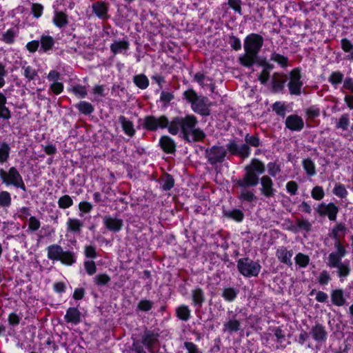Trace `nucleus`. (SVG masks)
<instances>
[{
  "instance_id": "a878e982",
  "label": "nucleus",
  "mask_w": 353,
  "mask_h": 353,
  "mask_svg": "<svg viewBox=\"0 0 353 353\" xmlns=\"http://www.w3.org/2000/svg\"><path fill=\"white\" fill-rule=\"evenodd\" d=\"M159 335L152 332L147 331L142 336V343L149 349L152 348V345L157 341Z\"/></svg>"
},
{
  "instance_id": "0e129e2a",
  "label": "nucleus",
  "mask_w": 353,
  "mask_h": 353,
  "mask_svg": "<svg viewBox=\"0 0 353 353\" xmlns=\"http://www.w3.org/2000/svg\"><path fill=\"white\" fill-rule=\"evenodd\" d=\"M228 4L235 12L241 14V0H228Z\"/></svg>"
},
{
  "instance_id": "f257e3e1",
  "label": "nucleus",
  "mask_w": 353,
  "mask_h": 353,
  "mask_svg": "<svg viewBox=\"0 0 353 353\" xmlns=\"http://www.w3.org/2000/svg\"><path fill=\"white\" fill-rule=\"evenodd\" d=\"M198 121L194 115L174 117L170 122L165 116L155 117L148 116L144 119V127L149 130L168 127V132L176 135L181 132V137L188 142H196L203 139L205 134L202 130L196 128Z\"/></svg>"
},
{
  "instance_id": "69168bd1",
  "label": "nucleus",
  "mask_w": 353,
  "mask_h": 353,
  "mask_svg": "<svg viewBox=\"0 0 353 353\" xmlns=\"http://www.w3.org/2000/svg\"><path fill=\"white\" fill-rule=\"evenodd\" d=\"M286 189L292 195H295L298 190V185L295 181H289L286 184Z\"/></svg>"
},
{
  "instance_id": "c85d7f7f",
  "label": "nucleus",
  "mask_w": 353,
  "mask_h": 353,
  "mask_svg": "<svg viewBox=\"0 0 353 353\" xmlns=\"http://www.w3.org/2000/svg\"><path fill=\"white\" fill-rule=\"evenodd\" d=\"M245 167L250 168L252 171L256 172L257 175L261 174L265 172L264 164L257 159H253L250 163Z\"/></svg>"
},
{
  "instance_id": "7ed1b4c3",
  "label": "nucleus",
  "mask_w": 353,
  "mask_h": 353,
  "mask_svg": "<svg viewBox=\"0 0 353 353\" xmlns=\"http://www.w3.org/2000/svg\"><path fill=\"white\" fill-rule=\"evenodd\" d=\"M263 44V38L258 34L248 35L244 41L245 53L239 57L240 63L245 67H251L256 61Z\"/></svg>"
},
{
  "instance_id": "864d4df0",
  "label": "nucleus",
  "mask_w": 353,
  "mask_h": 353,
  "mask_svg": "<svg viewBox=\"0 0 353 353\" xmlns=\"http://www.w3.org/2000/svg\"><path fill=\"white\" fill-rule=\"evenodd\" d=\"M272 110L279 116L283 117L285 115V108L281 102H276L272 105Z\"/></svg>"
},
{
  "instance_id": "c756f323",
  "label": "nucleus",
  "mask_w": 353,
  "mask_h": 353,
  "mask_svg": "<svg viewBox=\"0 0 353 353\" xmlns=\"http://www.w3.org/2000/svg\"><path fill=\"white\" fill-rule=\"evenodd\" d=\"M223 214L228 219L240 222L243 219L244 214L240 210H223Z\"/></svg>"
},
{
  "instance_id": "de8ad7c7",
  "label": "nucleus",
  "mask_w": 353,
  "mask_h": 353,
  "mask_svg": "<svg viewBox=\"0 0 353 353\" xmlns=\"http://www.w3.org/2000/svg\"><path fill=\"white\" fill-rule=\"evenodd\" d=\"M343 79V74L339 72H333L329 77V81L332 85L341 83Z\"/></svg>"
},
{
  "instance_id": "8fccbe9b",
  "label": "nucleus",
  "mask_w": 353,
  "mask_h": 353,
  "mask_svg": "<svg viewBox=\"0 0 353 353\" xmlns=\"http://www.w3.org/2000/svg\"><path fill=\"white\" fill-rule=\"evenodd\" d=\"M350 124V119L348 114H343L340 119L339 122L336 124L337 128H341L343 130H345L347 129V127Z\"/></svg>"
},
{
  "instance_id": "4be33fe9",
  "label": "nucleus",
  "mask_w": 353,
  "mask_h": 353,
  "mask_svg": "<svg viewBox=\"0 0 353 353\" xmlns=\"http://www.w3.org/2000/svg\"><path fill=\"white\" fill-rule=\"evenodd\" d=\"M192 299L194 306L201 307L205 300L203 290L200 288H196L192 290Z\"/></svg>"
},
{
  "instance_id": "a18cd8bd",
  "label": "nucleus",
  "mask_w": 353,
  "mask_h": 353,
  "mask_svg": "<svg viewBox=\"0 0 353 353\" xmlns=\"http://www.w3.org/2000/svg\"><path fill=\"white\" fill-rule=\"evenodd\" d=\"M303 165L307 174L312 176L315 174L314 163L311 159H307L303 160Z\"/></svg>"
},
{
  "instance_id": "338daca9",
  "label": "nucleus",
  "mask_w": 353,
  "mask_h": 353,
  "mask_svg": "<svg viewBox=\"0 0 353 353\" xmlns=\"http://www.w3.org/2000/svg\"><path fill=\"white\" fill-rule=\"evenodd\" d=\"M43 6L39 3H32V12L34 16L37 18H39L41 16L43 12Z\"/></svg>"
},
{
  "instance_id": "5fc2aeb1",
  "label": "nucleus",
  "mask_w": 353,
  "mask_h": 353,
  "mask_svg": "<svg viewBox=\"0 0 353 353\" xmlns=\"http://www.w3.org/2000/svg\"><path fill=\"white\" fill-rule=\"evenodd\" d=\"M15 32L13 30L9 29L2 35V40L7 43H12L14 40Z\"/></svg>"
},
{
  "instance_id": "e2e57ef3",
  "label": "nucleus",
  "mask_w": 353,
  "mask_h": 353,
  "mask_svg": "<svg viewBox=\"0 0 353 353\" xmlns=\"http://www.w3.org/2000/svg\"><path fill=\"white\" fill-rule=\"evenodd\" d=\"M72 91L76 94L81 98H84L87 95V91L84 86L76 85L72 87Z\"/></svg>"
},
{
  "instance_id": "bf43d9fd",
  "label": "nucleus",
  "mask_w": 353,
  "mask_h": 353,
  "mask_svg": "<svg viewBox=\"0 0 353 353\" xmlns=\"http://www.w3.org/2000/svg\"><path fill=\"white\" fill-rule=\"evenodd\" d=\"M84 267L89 275H93L97 272V267L93 261H88L84 263Z\"/></svg>"
},
{
  "instance_id": "c9c22d12",
  "label": "nucleus",
  "mask_w": 353,
  "mask_h": 353,
  "mask_svg": "<svg viewBox=\"0 0 353 353\" xmlns=\"http://www.w3.org/2000/svg\"><path fill=\"white\" fill-rule=\"evenodd\" d=\"M238 290L233 288H227L223 289V297L228 301H232L237 296Z\"/></svg>"
},
{
  "instance_id": "393cba45",
  "label": "nucleus",
  "mask_w": 353,
  "mask_h": 353,
  "mask_svg": "<svg viewBox=\"0 0 353 353\" xmlns=\"http://www.w3.org/2000/svg\"><path fill=\"white\" fill-rule=\"evenodd\" d=\"M53 22L58 28H63L68 23V16L63 12L56 11L53 18Z\"/></svg>"
},
{
  "instance_id": "aec40b11",
  "label": "nucleus",
  "mask_w": 353,
  "mask_h": 353,
  "mask_svg": "<svg viewBox=\"0 0 353 353\" xmlns=\"http://www.w3.org/2000/svg\"><path fill=\"white\" fill-rule=\"evenodd\" d=\"M64 318L66 322L77 325L81 321V312L77 307H69Z\"/></svg>"
},
{
  "instance_id": "052dcab7",
  "label": "nucleus",
  "mask_w": 353,
  "mask_h": 353,
  "mask_svg": "<svg viewBox=\"0 0 353 353\" xmlns=\"http://www.w3.org/2000/svg\"><path fill=\"white\" fill-rule=\"evenodd\" d=\"M152 306V303L151 301L148 300H141L137 305L139 310L144 312L149 311Z\"/></svg>"
},
{
  "instance_id": "9d476101",
  "label": "nucleus",
  "mask_w": 353,
  "mask_h": 353,
  "mask_svg": "<svg viewBox=\"0 0 353 353\" xmlns=\"http://www.w3.org/2000/svg\"><path fill=\"white\" fill-rule=\"evenodd\" d=\"M259 178L256 172L249 167H245V174L241 179L236 181V184L241 188L254 187L259 183Z\"/></svg>"
},
{
  "instance_id": "423d86ee",
  "label": "nucleus",
  "mask_w": 353,
  "mask_h": 353,
  "mask_svg": "<svg viewBox=\"0 0 353 353\" xmlns=\"http://www.w3.org/2000/svg\"><path fill=\"white\" fill-rule=\"evenodd\" d=\"M237 268L239 272L246 277L258 276L261 266L257 261L249 259L242 258L237 261Z\"/></svg>"
},
{
  "instance_id": "f8f14e48",
  "label": "nucleus",
  "mask_w": 353,
  "mask_h": 353,
  "mask_svg": "<svg viewBox=\"0 0 353 353\" xmlns=\"http://www.w3.org/2000/svg\"><path fill=\"white\" fill-rule=\"evenodd\" d=\"M241 324V321L237 318V314L232 311H230L228 312L227 321L223 324V332H236L240 330Z\"/></svg>"
},
{
  "instance_id": "ea45409f",
  "label": "nucleus",
  "mask_w": 353,
  "mask_h": 353,
  "mask_svg": "<svg viewBox=\"0 0 353 353\" xmlns=\"http://www.w3.org/2000/svg\"><path fill=\"white\" fill-rule=\"evenodd\" d=\"M73 204V201L69 195H63L61 196L58 201V205L60 208L65 209Z\"/></svg>"
},
{
  "instance_id": "1a4fd4ad",
  "label": "nucleus",
  "mask_w": 353,
  "mask_h": 353,
  "mask_svg": "<svg viewBox=\"0 0 353 353\" xmlns=\"http://www.w3.org/2000/svg\"><path fill=\"white\" fill-rule=\"evenodd\" d=\"M226 148L230 154L237 155L243 159L249 157L251 152L250 148L247 144L244 143L239 145L234 139L229 141Z\"/></svg>"
},
{
  "instance_id": "e433bc0d",
  "label": "nucleus",
  "mask_w": 353,
  "mask_h": 353,
  "mask_svg": "<svg viewBox=\"0 0 353 353\" xmlns=\"http://www.w3.org/2000/svg\"><path fill=\"white\" fill-rule=\"evenodd\" d=\"M10 150V148L8 143H1L0 147V163H4L7 161L9 157Z\"/></svg>"
},
{
  "instance_id": "dca6fc26",
  "label": "nucleus",
  "mask_w": 353,
  "mask_h": 353,
  "mask_svg": "<svg viewBox=\"0 0 353 353\" xmlns=\"http://www.w3.org/2000/svg\"><path fill=\"white\" fill-rule=\"evenodd\" d=\"M208 99L204 97H199L192 103V110L201 115H208L209 110L207 108Z\"/></svg>"
},
{
  "instance_id": "f3484780",
  "label": "nucleus",
  "mask_w": 353,
  "mask_h": 353,
  "mask_svg": "<svg viewBox=\"0 0 353 353\" xmlns=\"http://www.w3.org/2000/svg\"><path fill=\"white\" fill-rule=\"evenodd\" d=\"M286 127L291 130L300 131L304 126L303 120L297 115H290L285 120Z\"/></svg>"
},
{
  "instance_id": "680f3d73",
  "label": "nucleus",
  "mask_w": 353,
  "mask_h": 353,
  "mask_svg": "<svg viewBox=\"0 0 353 353\" xmlns=\"http://www.w3.org/2000/svg\"><path fill=\"white\" fill-rule=\"evenodd\" d=\"M229 43L230 46L235 50H239L241 48V43L239 39H238L234 35L230 37Z\"/></svg>"
},
{
  "instance_id": "09e8293b",
  "label": "nucleus",
  "mask_w": 353,
  "mask_h": 353,
  "mask_svg": "<svg viewBox=\"0 0 353 353\" xmlns=\"http://www.w3.org/2000/svg\"><path fill=\"white\" fill-rule=\"evenodd\" d=\"M311 195L314 199L320 201L325 196L324 190L321 186H315L311 192Z\"/></svg>"
},
{
  "instance_id": "f03ea898",
  "label": "nucleus",
  "mask_w": 353,
  "mask_h": 353,
  "mask_svg": "<svg viewBox=\"0 0 353 353\" xmlns=\"http://www.w3.org/2000/svg\"><path fill=\"white\" fill-rule=\"evenodd\" d=\"M347 228L344 223H337L331 231V236L334 239L335 252L329 254L326 265L330 268L337 269V275L342 279L347 277L351 271L350 261L343 262L342 259L346 255L347 251L340 241V238L343 236Z\"/></svg>"
},
{
  "instance_id": "4468645a",
  "label": "nucleus",
  "mask_w": 353,
  "mask_h": 353,
  "mask_svg": "<svg viewBox=\"0 0 353 353\" xmlns=\"http://www.w3.org/2000/svg\"><path fill=\"white\" fill-rule=\"evenodd\" d=\"M103 221L105 228L114 232H119L123 225L122 219L114 218L110 216H105L103 219Z\"/></svg>"
},
{
  "instance_id": "603ef678",
  "label": "nucleus",
  "mask_w": 353,
  "mask_h": 353,
  "mask_svg": "<svg viewBox=\"0 0 353 353\" xmlns=\"http://www.w3.org/2000/svg\"><path fill=\"white\" fill-rule=\"evenodd\" d=\"M268 171L270 176L274 177L281 172V168L276 163L271 162L268 164Z\"/></svg>"
},
{
  "instance_id": "20e7f679",
  "label": "nucleus",
  "mask_w": 353,
  "mask_h": 353,
  "mask_svg": "<svg viewBox=\"0 0 353 353\" xmlns=\"http://www.w3.org/2000/svg\"><path fill=\"white\" fill-rule=\"evenodd\" d=\"M48 259L53 261H60L62 263L71 265L76 259L74 253L70 251H63L62 247L57 244L50 245L47 248Z\"/></svg>"
},
{
  "instance_id": "b1692460",
  "label": "nucleus",
  "mask_w": 353,
  "mask_h": 353,
  "mask_svg": "<svg viewBox=\"0 0 353 353\" xmlns=\"http://www.w3.org/2000/svg\"><path fill=\"white\" fill-rule=\"evenodd\" d=\"M331 299L332 303L337 306H342L345 303L343 292L341 289L334 290L332 292Z\"/></svg>"
},
{
  "instance_id": "39448f33",
  "label": "nucleus",
  "mask_w": 353,
  "mask_h": 353,
  "mask_svg": "<svg viewBox=\"0 0 353 353\" xmlns=\"http://www.w3.org/2000/svg\"><path fill=\"white\" fill-rule=\"evenodd\" d=\"M0 177L3 183L7 185H12L17 188H21L23 191L26 190L22 176L16 168L12 167L8 172L0 169Z\"/></svg>"
},
{
  "instance_id": "ddd939ff",
  "label": "nucleus",
  "mask_w": 353,
  "mask_h": 353,
  "mask_svg": "<svg viewBox=\"0 0 353 353\" xmlns=\"http://www.w3.org/2000/svg\"><path fill=\"white\" fill-rule=\"evenodd\" d=\"M261 188L260 191L261 194L267 198L272 197L275 195L276 190L274 188L272 180L268 176H263L260 179Z\"/></svg>"
},
{
  "instance_id": "9b49d317",
  "label": "nucleus",
  "mask_w": 353,
  "mask_h": 353,
  "mask_svg": "<svg viewBox=\"0 0 353 353\" xmlns=\"http://www.w3.org/2000/svg\"><path fill=\"white\" fill-rule=\"evenodd\" d=\"M316 212L321 216H327L330 221H335L339 212V208L333 203L325 204L321 203L315 208Z\"/></svg>"
},
{
  "instance_id": "a211bd4d",
  "label": "nucleus",
  "mask_w": 353,
  "mask_h": 353,
  "mask_svg": "<svg viewBox=\"0 0 353 353\" xmlns=\"http://www.w3.org/2000/svg\"><path fill=\"white\" fill-rule=\"evenodd\" d=\"M161 149L166 153L174 154L176 151L174 141L168 136H162L159 140Z\"/></svg>"
},
{
  "instance_id": "37998d69",
  "label": "nucleus",
  "mask_w": 353,
  "mask_h": 353,
  "mask_svg": "<svg viewBox=\"0 0 353 353\" xmlns=\"http://www.w3.org/2000/svg\"><path fill=\"white\" fill-rule=\"evenodd\" d=\"M270 59L274 62L278 63L282 67L287 66L288 58L283 55L273 52L271 54Z\"/></svg>"
},
{
  "instance_id": "c03bdc74",
  "label": "nucleus",
  "mask_w": 353,
  "mask_h": 353,
  "mask_svg": "<svg viewBox=\"0 0 353 353\" xmlns=\"http://www.w3.org/2000/svg\"><path fill=\"white\" fill-rule=\"evenodd\" d=\"M295 261L299 266L305 268L310 262V258L307 255L299 253L295 256Z\"/></svg>"
},
{
  "instance_id": "5701e85b",
  "label": "nucleus",
  "mask_w": 353,
  "mask_h": 353,
  "mask_svg": "<svg viewBox=\"0 0 353 353\" xmlns=\"http://www.w3.org/2000/svg\"><path fill=\"white\" fill-rule=\"evenodd\" d=\"M119 122L121 123L122 128L126 134L130 137L134 136L135 130L134 129V125L130 121L128 120L124 116H120L119 117Z\"/></svg>"
},
{
  "instance_id": "6e6552de",
  "label": "nucleus",
  "mask_w": 353,
  "mask_h": 353,
  "mask_svg": "<svg viewBox=\"0 0 353 353\" xmlns=\"http://www.w3.org/2000/svg\"><path fill=\"white\" fill-rule=\"evenodd\" d=\"M301 73L299 68H294L289 73V83L288 84L289 92L292 95H300L303 85L301 80Z\"/></svg>"
},
{
  "instance_id": "0eeeda50",
  "label": "nucleus",
  "mask_w": 353,
  "mask_h": 353,
  "mask_svg": "<svg viewBox=\"0 0 353 353\" xmlns=\"http://www.w3.org/2000/svg\"><path fill=\"white\" fill-rule=\"evenodd\" d=\"M227 148L221 145H213L205 150V157L211 165L222 163L227 155Z\"/></svg>"
},
{
  "instance_id": "3c124183",
  "label": "nucleus",
  "mask_w": 353,
  "mask_h": 353,
  "mask_svg": "<svg viewBox=\"0 0 353 353\" xmlns=\"http://www.w3.org/2000/svg\"><path fill=\"white\" fill-rule=\"evenodd\" d=\"M296 225L302 230L310 232L312 230V224L306 219H297Z\"/></svg>"
},
{
  "instance_id": "72a5a7b5",
  "label": "nucleus",
  "mask_w": 353,
  "mask_h": 353,
  "mask_svg": "<svg viewBox=\"0 0 353 353\" xmlns=\"http://www.w3.org/2000/svg\"><path fill=\"white\" fill-rule=\"evenodd\" d=\"M239 199L241 201H245L248 202H252L256 200V197L254 194L246 188L242 189L239 196Z\"/></svg>"
},
{
  "instance_id": "f704fd0d",
  "label": "nucleus",
  "mask_w": 353,
  "mask_h": 353,
  "mask_svg": "<svg viewBox=\"0 0 353 353\" xmlns=\"http://www.w3.org/2000/svg\"><path fill=\"white\" fill-rule=\"evenodd\" d=\"M245 143L249 147L252 146L256 148L261 145V141L258 135L247 134L245 137Z\"/></svg>"
},
{
  "instance_id": "4c0bfd02",
  "label": "nucleus",
  "mask_w": 353,
  "mask_h": 353,
  "mask_svg": "<svg viewBox=\"0 0 353 353\" xmlns=\"http://www.w3.org/2000/svg\"><path fill=\"white\" fill-rule=\"evenodd\" d=\"M78 110L84 114H90L94 111V108L91 103L86 101H81L77 105Z\"/></svg>"
},
{
  "instance_id": "49530a36",
  "label": "nucleus",
  "mask_w": 353,
  "mask_h": 353,
  "mask_svg": "<svg viewBox=\"0 0 353 353\" xmlns=\"http://www.w3.org/2000/svg\"><path fill=\"white\" fill-rule=\"evenodd\" d=\"M333 193L338 197L345 198L347 194V191L346 190L345 186L343 184L337 183L336 184Z\"/></svg>"
},
{
  "instance_id": "13d9d810",
  "label": "nucleus",
  "mask_w": 353,
  "mask_h": 353,
  "mask_svg": "<svg viewBox=\"0 0 353 353\" xmlns=\"http://www.w3.org/2000/svg\"><path fill=\"white\" fill-rule=\"evenodd\" d=\"M40 221L35 216H30L29 219L28 228L31 231H36L40 228Z\"/></svg>"
},
{
  "instance_id": "412c9836",
  "label": "nucleus",
  "mask_w": 353,
  "mask_h": 353,
  "mask_svg": "<svg viewBox=\"0 0 353 353\" xmlns=\"http://www.w3.org/2000/svg\"><path fill=\"white\" fill-rule=\"evenodd\" d=\"M293 256V252L292 250H288L285 247L279 248L276 251V256L283 263L291 266L292 261L291 258Z\"/></svg>"
},
{
  "instance_id": "6e6d98bb",
  "label": "nucleus",
  "mask_w": 353,
  "mask_h": 353,
  "mask_svg": "<svg viewBox=\"0 0 353 353\" xmlns=\"http://www.w3.org/2000/svg\"><path fill=\"white\" fill-rule=\"evenodd\" d=\"M331 280V276L328 272L323 270L320 273L318 281L321 285H327Z\"/></svg>"
},
{
  "instance_id": "6ab92c4d",
  "label": "nucleus",
  "mask_w": 353,
  "mask_h": 353,
  "mask_svg": "<svg viewBox=\"0 0 353 353\" xmlns=\"http://www.w3.org/2000/svg\"><path fill=\"white\" fill-rule=\"evenodd\" d=\"M92 8L93 13L99 19H105L108 18V8L104 2L97 1L92 4Z\"/></svg>"
},
{
  "instance_id": "58836bf2",
  "label": "nucleus",
  "mask_w": 353,
  "mask_h": 353,
  "mask_svg": "<svg viewBox=\"0 0 353 353\" xmlns=\"http://www.w3.org/2000/svg\"><path fill=\"white\" fill-rule=\"evenodd\" d=\"M94 282L97 285H105L110 281V277L106 274H99L94 276Z\"/></svg>"
},
{
  "instance_id": "79ce46f5",
  "label": "nucleus",
  "mask_w": 353,
  "mask_h": 353,
  "mask_svg": "<svg viewBox=\"0 0 353 353\" xmlns=\"http://www.w3.org/2000/svg\"><path fill=\"white\" fill-rule=\"evenodd\" d=\"M23 69L24 70L23 75L28 81L34 79L35 77L37 76V70L30 65L23 66Z\"/></svg>"
},
{
  "instance_id": "bb28decb",
  "label": "nucleus",
  "mask_w": 353,
  "mask_h": 353,
  "mask_svg": "<svg viewBox=\"0 0 353 353\" xmlns=\"http://www.w3.org/2000/svg\"><path fill=\"white\" fill-rule=\"evenodd\" d=\"M128 48L129 43L127 41H115L110 46V50L114 54L121 53Z\"/></svg>"
},
{
  "instance_id": "473e14b6",
  "label": "nucleus",
  "mask_w": 353,
  "mask_h": 353,
  "mask_svg": "<svg viewBox=\"0 0 353 353\" xmlns=\"http://www.w3.org/2000/svg\"><path fill=\"white\" fill-rule=\"evenodd\" d=\"M54 39L50 36H42L41 37V49L43 52L50 50L54 45Z\"/></svg>"
},
{
  "instance_id": "774afa93",
  "label": "nucleus",
  "mask_w": 353,
  "mask_h": 353,
  "mask_svg": "<svg viewBox=\"0 0 353 353\" xmlns=\"http://www.w3.org/2000/svg\"><path fill=\"white\" fill-rule=\"evenodd\" d=\"M185 99L192 103L198 97L196 93L193 90H188L184 92Z\"/></svg>"
},
{
  "instance_id": "cd10ccee",
  "label": "nucleus",
  "mask_w": 353,
  "mask_h": 353,
  "mask_svg": "<svg viewBox=\"0 0 353 353\" xmlns=\"http://www.w3.org/2000/svg\"><path fill=\"white\" fill-rule=\"evenodd\" d=\"M176 316L184 321H187L190 317V310L185 305H181L176 309Z\"/></svg>"
},
{
  "instance_id": "2f4dec72",
  "label": "nucleus",
  "mask_w": 353,
  "mask_h": 353,
  "mask_svg": "<svg viewBox=\"0 0 353 353\" xmlns=\"http://www.w3.org/2000/svg\"><path fill=\"white\" fill-rule=\"evenodd\" d=\"M68 230L74 232H79L83 227V222L77 219H69L67 222Z\"/></svg>"
},
{
  "instance_id": "7c9ffc66",
  "label": "nucleus",
  "mask_w": 353,
  "mask_h": 353,
  "mask_svg": "<svg viewBox=\"0 0 353 353\" xmlns=\"http://www.w3.org/2000/svg\"><path fill=\"white\" fill-rule=\"evenodd\" d=\"M133 81L135 85L142 90L147 88L149 85V80L144 74L135 75Z\"/></svg>"
},
{
  "instance_id": "a19ab883",
  "label": "nucleus",
  "mask_w": 353,
  "mask_h": 353,
  "mask_svg": "<svg viewBox=\"0 0 353 353\" xmlns=\"http://www.w3.org/2000/svg\"><path fill=\"white\" fill-rule=\"evenodd\" d=\"M11 204L10 194L7 191H2L0 192V206L9 207Z\"/></svg>"
},
{
  "instance_id": "2eb2a0df",
  "label": "nucleus",
  "mask_w": 353,
  "mask_h": 353,
  "mask_svg": "<svg viewBox=\"0 0 353 353\" xmlns=\"http://www.w3.org/2000/svg\"><path fill=\"white\" fill-rule=\"evenodd\" d=\"M310 334L312 335L314 340L319 343L324 342L327 339V331L325 327L320 323H316L313 326Z\"/></svg>"
},
{
  "instance_id": "4d7b16f0",
  "label": "nucleus",
  "mask_w": 353,
  "mask_h": 353,
  "mask_svg": "<svg viewBox=\"0 0 353 353\" xmlns=\"http://www.w3.org/2000/svg\"><path fill=\"white\" fill-rule=\"evenodd\" d=\"M174 179L170 175H168L163 181L162 188L163 190H170L174 186Z\"/></svg>"
}]
</instances>
